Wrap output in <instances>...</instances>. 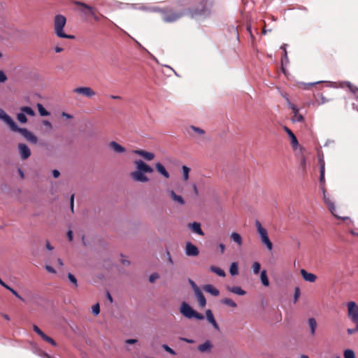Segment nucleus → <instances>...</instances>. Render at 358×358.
<instances>
[{"label":"nucleus","instance_id":"6","mask_svg":"<svg viewBox=\"0 0 358 358\" xmlns=\"http://www.w3.org/2000/svg\"><path fill=\"white\" fill-rule=\"evenodd\" d=\"M75 4L82 6L83 8L80 10L81 12H83L85 15H91L94 18L95 20H99V18L95 15L92 7L80 1H76Z\"/></svg>","mask_w":358,"mask_h":358},{"label":"nucleus","instance_id":"16","mask_svg":"<svg viewBox=\"0 0 358 358\" xmlns=\"http://www.w3.org/2000/svg\"><path fill=\"white\" fill-rule=\"evenodd\" d=\"M194 293L198 300L199 306L201 307H204L206 304V301L205 296H203V293L201 292L199 287H196V289H194Z\"/></svg>","mask_w":358,"mask_h":358},{"label":"nucleus","instance_id":"49","mask_svg":"<svg viewBox=\"0 0 358 358\" xmlns=\"http://www.w3.org/2000/svg\"><path fill=\"white\" fill-rule=\"evenodd\" d=\"M300 296V290L299 287H296L294 293V301H296Z\"/></svg>","mask_w":358,"mask_h":358},{"label":"nucleus","instance_id":"43","mask_svg":"<svg viewBox=\"0 0 358 358\" xmlns=\"http://www.w3.org/2000/svg\"><path fill=\"white\" fill-rule=\"evenodd\" d=\"M68 278L69 279V280L76 286L77 287L78 284H77V280L76 278V277L71 274V273H69L68 274Z\"/></svg>","mask_w":358,"mask_h":358},{"label":"nucleus","instance_id":"27","mask_svg":"<svg viewBox=\"0 0 358 358\" xmlns=\"http://www.w3.org/2000/svg\"><path fill=\"white\" fill-rule=\"evenodd\" d=\"M212 345L209 341H206L205 343L199 345L198 349L200 352H204L210 350Z\"/></svg>","mask_w":358,"mask_h":358},{"label":"nucleus","instance_id":"34","mask_svg":"<svg viewBox=\"0 0 358 358\" xmlns=\"http://www.w3.org/2000/svg\"><path fill=\"white\" fill-rule=\"evenodd\" d=\"M21 110L24 114H27V115H29L30 116H34L35 115L34 110L31 108L29 107V106L22 107L21 108Z\"/></svg>","mask_w":358,"mask_h":358},{"label":"nucleus","instance_id":"23","mask_svg":"<svg viewBox=\"0 0 358 358\" xmlns=\"http://www.w3.org/2000/svg\"><path fill=\"white\" fill-rule=\"evenodd\" d=\"M231 241L236 243L238 246L243 245V239L241 236L237 232H232L230 235Z\"/></svg>","mask_w":358,"mask_h":358},{"label":"nucleus","instance_id":"3","mask_svg":"<svg viewBox=\"0 0 358 358\" xmlns=\"http://www.w3.org/2000/svg\"><path fill=\"white\" fill-rule=\"evenodd\" d=\"M255 225L257 231L259 236L261 242L264 244L268 251H271L273 248V243L268 237V231L265 227H263L262 223L259 220H256Z\"/></svg>","mask_w":358,"mask_h":358},{"label":"nucleus","instance_id":"54","mask_svg":"<svg viewBox=\"0 0 358 358\" xmlns=\"http://www.w3.org/2000/svg\"><path fill=\"white\" fill-rule=\"evenodd\" d=\"M67 237L70 241L73 240V231L71 230L67 232Z\"/></svg>","mask_w":358,"mask_h":358},{"label":"nucleus","instance_id":"21","mask_svg":"<svg viewBox=\"0 0 358 358\" xmlns=\"http://www.w3.org/2000/svg\"><path fill=\"white\" fill-rule=\"evenodd\" d=\"M324 202L326 203V204L328 206V208H329V210L331 212V213L334 216L338 217L337 215V214L336 213V208H335L334 203L331 201V199L329 197L327 196V195L325 194H324Z\"/></svg>","mask_w":358,"mask_h":358},{"label":"nucleus","instance_id":"15","mask_svg":"<svg viewBox=\"0 0 358 358\" xmlns=\"http://www.w3.org/2000/svg\"><path fill=\"white\" fill-rule=\"evenodd\" d=\"M300 273L303 280L307 282H314L317 279V276L315 274L312 273H308L306 270L303 268L301 269Z\"/></svg>","mask_w":358,"mask_h":358},{"label":"nucleus","instance_id":"26","mask_svg":"<svg viewBox=\"0 0 358 358\" xmlns=\"http://www.w3.org/2000/svg\"><path fill=\"white\" fill-rule=\"evenodd\" d=\"M181 15V14L176 13H171V15L167 14L164 15L163 19L166 22H172L180 17Z\"/></svg>","mask_w":358,"mask_h":358},{"label":"nucleus","instance_id":"41","mask_svg":"<svg viewBox=\"0 0 358 358\" xmlns=\"http://www.w3.org/2000/svg\"><path fill=\"white\" fill-rule=\"evenodd\" d=\"M92 311L94 315H98L100 312L99 304L96 303L92 307Z\"/></svg>","mask_w":358,"mask_h":358},{"label":"nucleus","instance_id":"22","mask_svg":"<svg viewBox=\"0 0 358 358\" xmlns=\"http://www.w3.org/2000/svg\"><path fill=\"white\" fill-rule=\"evenodd\" d=\"M169 193L171 197V199L177 203L183 205L185 203V201L182 197L180 195L176 194L173 190H169Z\"/></svg>","mask_w":358,"mask_h":358},{"label":"nucleus","instance_id":"45","mask_svg":"<svg viewBox=\"0 0 358 358\" xmlns=\"http://www.w3.org/2000/svg\"><path fill=\"white\" fill-rule=\"evenodd\" d=\"M191 129L194 131L195 132L198 133L199 134H204V131L199 127H191Z\"/></svg>","mask_w":358,"mask_h":358},{"label":"nucleus","instance_id":"62","mask_svg":"<svg viewBox=\"0 0 358 358\" xmlns=\"http://www.w3.org/2000/svg\"><path fill=\"white\" fill-rule=\"evenodd\" d=\"M319 163H320V169H322V167L324 169V162L323 159L320 158L319 159Z\"/></svg>","mask_w":358,"mask_h":358},{"label":"nucleus","instance_id":"20","mask_svg":"<svg viewBox=\"0 0 358 358\" xmlns=\"http://www.w3.org/2000/svg\"><path fill=\"white\" fill-rule=\"evenodd\" d=\"M188 226L194 233L201 236L204 235L203 231L201 228V224L199 222H194L193 223L189 224Z\"/></svg>","mask_w":358,"mask_h":358},{"label":"nucleus","instance_id":"51","mask_svg":"<svg viewBox=\"0 0 358 358\" xmlns=\"http://www.w3.org/2000/svg\"><path fill=\"white\" fill-rule=\"evenodd\" d=\"M43 124L45 125V127H48L49 129H52V124L48 120H43Z\"/></svg>","mask_w":358,"mask_h":358},{"label":"nucleus","instance_id":"63","mask_svg":"<svg viewBox=\"0 0 358 358\" xmlns=\"http://www.w3.org/2000/svg\"><path fill=\"white\" fill-rule=\"evenodd\" d=\"M0 285L5 287L6 289L8 288V285H6L1 278H0Z\"/></svg>","mask_w":358,"mask_h":358},{"label":"nucleus","instance_id":"4","mask_svg":"<svg viewBox=\"0 0 358 358\" xmlns=\"http://www.w3.org/2000/svg\"><path fill=\"white\" fill-rule=\"evenodd\" d=\"M346 306L348 318L357 326V329H358V304L355 301H349Z\"/></svg>","mask_w":358,"mask_h":358},{"label":"nucleus","instance_id":"2","mask_svg":"<svg viewBox=\"0 0 358 358\" xmlns=\"http://www.w3.org/2000/svg\"><path fill=\"white\" fill-rule=\"evenodd\" d=\"M66 23V17L62 15H57L54 20V29L56 35L63 38H74V36L66 34L63 29Z\"/></svg>","mask_w":358,"mask_h":358},{"label":"nucleus","instance_id":"30","mask_svg":"<svg viewBox=\"0 0 358 358\" xmlns=\"http://www.w3.org/2000/svg\"><path fill=\"white\" fill-rule=\"evenodd\" d=\"M229 289L231 292L234 293L238 295L243 296V295L245 294V292L241 287H238V286L232 287L229 288Z\"/></svg>","mask_w":358,"mask_h":358},{"label":"nucleus","instance_id":"9","mask_svg":"<svg viewBox=\"0 0 358 358\" xmlns=\"http://www.w3.org/2000/svg\"><path fill=\"white\" fill-rule=\"evenodd\" d=\"M185 254L189 257H196L199 254V250L196 245L187 242L185 246Z\"/></svg>","mask_w":358,"mask_h":358},{"label":"nucleus","instance_id":"1","mask_svg":"<svg viewBox=\"0 0 358 358\" xmlns=\"http://www.w3.org/2000/svg\"><path fill=\"white\" fill-rule=\"evenodd\" d=\"M136 171L131 173V177L136 181L145 182L148 181V178L144 175L145 173H151L153 169L151 166L146 164L142 160H136L135 162Z\"/></svg>","mask_w":358,"mask_h":358},{"label":"nucleus","instance_id":"38","mask_svg":"<svg viewBox=\"0 0 358 358\" xmlns=\"http://www.w3.org/2000/svg\"><path fill=\"white\" fill-rule=\"evenodd\" d=\"M41 338L47 341L48 343H50L53 346H56L57 345V343L52 338H50V336H48L47 335H45V334H43L41 336Z\"/></svg>","mask_w":358,"mask_h":358},{"label":"nucleus","instance_id":"58","mask_svg":"<svg viewBox=\"0 0 358 358\" xmlns=\"http://www.w3.org/2000/svg\"><path fill=\"white\" fill-rule=\"evenodd\" d=\"M52 175L55 178H58L60 175V173L58 170H53L52 171Z\"/></svg>","mask_w":358,"mask_h":358},{"label":"nucleus","instance_id":"64","mask_svg":"<svg viewBox=\"0 0 358 358\" xmlns=\"http://www.w3.org/2000/svg\"><path fill=\"white\" fill-rule=\"evenodd\" d=\"M108 299L110 301V303L113 302V298L109 292H107L106 294Z\"/></svg>","mask_w":358,"mask_h":358},{"label":"nucleus","instance_id":"55","mask_svg":"<svg viewBox=\"0 0 358 358\" xmlns=\"http://www.w3.org/2000/svg\"><path fill=\"white\" fill-rule=\"evenodd\" d=\"M137 342L136 339H127L125 341V343L127 344H134Z\"/></svg>","mask_w":358,"mask_h":358},{"label":"nucleus","instance_id":"10","mask_svg":"<svg viewBox=\"0 0 358 358\" xmlns=\"http://www.w3.org/2000/svg\"><path fill=\"white\" fill-rule=\"evenodd\" d=\"M73 92L82 94L87 97H92L95 94L94 92L89 87H77L73 90Z\"/></svg>","mask_w":358,"mask_h":358},{"label":"nucleus","instance_id":"12","mask_svg":"<svg viewBox=\"0 0 358 358\" xmlns=\"http://www.w3.org/2000/svg\"><path fill=\"white\" fill-rule=\"evenodd\" d=\"M284 130L290 138V143L294 150H296L299 145L298 140L294 134L287 127H284Z\"/></svg>","mask_w":358,"mask_h":358},{"label":"nucleus","instance_id":"7","mask_svg":"<svg viewBox=\"0 0 358 358\" xmlns=\"http://www.w3.org/2000/svg\"><path fill=\"white\" fill-rule=\"evenodd\" d=\"M0 119L3 120L10 127L11 129H17V126L13 121V120L9 115H8L1 108H0Z\"/></svg>","mask_w":358,"mask_h":358},{"label":"nucleus","instance_id":"8","mask_svg":"<svg viewBox=\"0 0 358 358\" xmlns=\"http://www.w3.org/2000/svg\"><path fill=\"white\" fill-rule=\"evenodd\" d=\"M194 310L192 308L185 302H183L180 306L181 313L187 318H193Z\"/></svg>","mask_w":358,"mask_h":358},{"label":"nucleus","instance_id":"24","mask_svg":"<svg viewBox=\"0 0 358 358\" xmlns=\"http://www.w3.org/2000/svg\"><path fill=\"white\" fill-rule=\"evenodd\" d=\"M155 168L157 171L166 178H169L170 176L169 172L166 170L165 167L161 163H157L155 164Z\"/></svg>","mask_w":358,"mask_h":358},{"label":"nucleus","instance_id":"37","mask_svg":"<svg viewBox=\"0 0 358 358\" xmlns=\"http://www.w3.org/2000/svg\"><path fill=\"white\" fill-rule=\"evenodd\" d=\"M348 87H349L351 92L355 95V96L358 99V88L355 86H353L350 83H348Z\"/></svg>","mask_w":358,"mask_h":358},{"label":"nucleus","instance_id":"46","mask_svg":"<svg viewBox=\"0 0 358 358\" xmlns=\"http://www.w3.org/2000/svg\"><path fill=\"white\" fill-rule=\"evenodd\" d=\"M34 331L37 333L41 337L44 334L36 325H34L33 327Z\"/></svg>","mask_w":358,"mask_h":358},{"label":"nucleus","instance_id":"31","mask_svg":"<svg viewBox=\"0 0 358 358\" xmlns=\"http://www.w3.org/2000/svg\"><path fill=\"white\" fill-rule=\"evenodd\" d=\"M260 278H261L262 283L264 286L268 287L269 285V280L267 277L266 271L265 270H263L261 272Z\"/></svg>","mask_w":358,"mask_h":358},{"label":"nucleus","instance_id":"18","mask_svg":"<svg viewBox=\"0 0 358 358\" xmlns=\"http://www.w3.org/2000/svg\"><path fill=\"white\" fill-rule=\"evenodd\" d=\"M206 315L208 321L213 326V327L217 331L220 330L219 326L215 321L213 314L210 310H207L206 312Z\"/></svg>","mask_w":358,"mask_h":358},{"label":"nucleus","instance_id":"36","mask_svg":"<svg viewBox=\"0 0 358 358\" xmlns=\"http://www.w3.org/2000/svg\"><path fill=\"white\" fill-rule=\"evenodd\" d=\"M222 303L226 304L230 307L236 308V303L231 299L225 298L222 300Z\"/></svg>","mask_w":358,"mask_h":358},{"label":"nucleus","instance_id":"42","mask_svg":"<svg viewBox=\"0 0 358 358\" xmlns=\"http://www.w3.org/2000/svg\"><path fill=\"white\" fill-rule=\"evenodd\" d=\"M162 348L164 350H166L167 352L173 355H176V352L171 349L170 347H169L167 345L164 344L162 345Z\"/></svg>","mask_w":358,"mask_h":358},{"label":"nucleus","instance_id":"39","mask_svg":"<svg viewBox=\"0 0 358 358\" xmlns=\"http://www.w3.org/2000/svg\"><path fill=\"white\" fill-rule=\"evenodd\" d=\"M261 265L259 262H255L252 264V271L254 273L258 274L260 271Z\"/></svg>","mask_w":358,"mask_h":358},{"label":"nucleus","instance_id":"40","mask_svg":"<svg viewBox=\"0 0 358 358\" xmlns=\"http://www.w3.org/2000/svg\"><path fill=\"white\" fill-rule=\"evenodd\" d=\"M17 120L21 123H25L27 121V117L24 113L17 114Z\"/></svg>","mask_w":358,"mask_h":358},{"label":"nucleus","instance_id":"60","mask_svg":"<svg viewBox=\"0 0 358 358\" xmlns=\"http://www.w3.org/2000/svg\"><path fill=\"white\" fill-rule=\"evenodd\" d=\"M62 116L66 119H71L73 117V116L71 115L68 114L64 112L62 113Z\"/></svg>","mask_w":358,"mask_h":358},{"label":"nucleus","instance_id":"11","mask_svg":"<svg viewBox=\"0 0 358 358\" xmlns=\"http://www.w3.org/2000/svg\"><path fill=\"white\" fill-rule=\"evenodd\" d=\"M18 149L20 152V157L22 159H26L29 157L31 155V151L29 147L24 144V143H20L18 145Z\"/></svg>","mask_w":358,"mask_h":358},{"label":"nucleus","instance_id":"50","mask_svg":"<svg viewBox=\"0 0 358 358\" xmlns=\"http://www.w3.org/2000/svg\"><path fill=\"white\" fill-rule=\"evenodd\" d=\"M159 278V275L157 273H153L150 276V281L151 282H153Z\"/></svg>","mask_w":358,"mask_h":358},{"label":"nucleus","instance_id":"48","mask_svg":"<svg viewBox=\"0 0 358 358\" xmlns=\"http://www.w3.org/2000/svg\"><path fill=\"white\" fill-rule=\"evenodd\" d=\"M193 317L198 319V320H203L204 318V317L202 314L196 312L195 310L194 311V317Z\"/></svg>","mask_w":358,"mask_h":358},{"label":"nucleus","instance_id":"17","mask_svg":"<svg viewBox=\"0 0 358 358\" xmlns=\"http://www.w3.org/2000/svg\"><path fill=\"white\" fill-rule=\"evenodd\" d=\"M308 324L310 329V334L312 336H314L316 334V329L317 327V323L316 320L314 317H310L308 320Z\"/></svg>","mask_w":358,"mask_h":358},{"label":"nucleus","instance_id":"28","mask_svg":"<svg viewBox=\"0 0 358 358\" xmlns=\"http://www.w3.org/2000/svg\"><path fill=\"white\" fill-rule=\"evenodd\" d=\"M210 271H212L213 273H216L217 275L220 277H224L226 275L225 272L222 269L215 266H211L210 267Z\"/></svg>","mask_w":358,"mask_h":358},{"label":"nucleus","instance_id":"5","mask_svg":"<svg viewBox=\"0 0 358 358\" xmlns=\"http://www.w3.org/2000/svg\"><path fill=\"white\" fill-rule=\"evenodd\" d=\"M14 131L20 133L28 141L32 143H36L38 141L37 137L27 129H20L17 127L16 129H12Z\"/></svg>","mask_w":358,"mask_h":358},{"label":"nucleus","instance_id":"56","mask_svg":"<svg viewBox=\"0 0 358 358\" xmlns=\"http://www.w3.org/2000/svg\"><path fill=\"white\" fill-rule=\"evenodd\" d=\"M355 331H358V329H357V326L355 325V329H348V333L349 334H354Z\"/></svg>","mask_w":358,"mask_h":358},{"label":"nucleus","instance_id":"61","mask_svg":"<svg viewBox=\"0 0 358 358\" xmlns=\"http://www.w3.org/2000/svg\"><path fill=\"white\" fill-rule=\"evenodd\" d=\"M219 248H220V252L222 253H223L224 252V250H225V245L223 243H220L219 245Z\"/></svg>","mask_w":358,"mask_h":358},{"label":"nucleus","instance_id":"59","mask_svg":"<svg viewBox=\"0 0 358 358\" xmlns=\"http://www.w3.org/2000/svg\"><path fill=\"white\" fill-rule=\"evenodd\" d=\"M45 268L50 273H55V269L51 266H46Z\"/></svg>","mask_w":358,"mask_h":358},{"label":"nucleus","instance_id":"44","mask_svg":"<svg viewBox=\"0 0 358 358\" xmlns=\"http://www.w3.org/2000/svg\"><path fill=\"white\" fill-rule=\"evenodd\" d=\"M7 289H8L13 295H15L18 299H22V298L18 294V293L10 287L8 286V288H7Z\"/></svg>","mask_w":358,"mask_h":358},{"label":"nucleus","instance_id":"19","mask_svg":"<svg viewBox=\"0 0 358 358\" xmlns=\"http://www.w3.org/2000/svg\"><path fill=\"white\" fill-rule=\"evenodd\" d=\"M109 147L116 153H122L125 152V148L115 141H111Z\"/></svg>","mask_w":358,"mask_h":358},{"label":"nucleus","instance_id":"25","mask_svg":"<svg viewBox=\"0 0 358 358\" xmlns=\"http://www.w3.org/2000/svg\"><path fill=\"white\" fill-rule=\"evenodd\" d=\"M203 289L206 292L210 293V294L215 296H218L220 294L219 290L217 288H215L214 286H213L212 285H205L203 287Z\"/></svg>","mask_w":358,"mask_h":358},{"label":"nucleus","instance_id":"47","mask_svg":"<svg viewBox=\"0 0 358 358\" xmlns=\"http://www.w3.org/2000/svg\"><path fill=\"white\" fill-rule=\"evenodd\" d=\"M7 77L3 71H0V83H3L6 80Z\"/></svg>","mask_w":358,"mask_h":358},{"label":"nucleus","instance_id":"32","mask_svg":"<svg viewBox=\"0 0 358 358\" xmlns=\"http://www.w3.org/2000/svg\"><path fill=\"white\" fill-rule=\"evenodd\" d=\"M229 272L231 275H236L238 273V263L232 262L229 268Z\"/></svg>","mask_w":358,"mask_h":358},{"label":"nucleus","instance_id":"52","mask_svg":"<svg viewBox=\"0 0 358 358\" xmlns=\"http://www.w3.org/2000/svg\"><path fill=\"white\" fill-rule=\"evenodd\" d=\"M320 182H323L324 180V169H321L320 170Z\"/></svg>","mask_w":358,"mask_h":358},{"label":"nucleus","instance_id":"14","mask_svg":"<svg viewBox=\"0 0 358 358\" xmlns=\"http://www.w3.org/2000/svg\"><path fill=\"white\" fill-rule=\"evenodd\" d=\"M289 106L292 110V112L294 114V116L292 118L293 121L294 122H302L303 120V117L302 115H301L299 113L298 108L291 103H289Z\"/></svg>","mask_w":358,"mask_h":358},{"label":"nucleus","instance_id":"53","mask_svg":"<svg viewBox=\"0 0 358 358\" xmlns=\"http://www.w3.org/2000/svg\"><path fill=\"white\" fill-rule=\"evenodd\" d=\"M192 188H193V190H194V193L196 196H197L199 194V191H198V188H197V186L196 184H193L192 185Z\"/></svg>","mask_w":358,"mask_h":358},{"label":"nucleus","instance_id":"57","mask_svg":"<svg viewBox=\"0 0 358 358\" xmlns=\"http://www.w3.org/2000/svg\"><path fill=\"white\" fill-rule=\"evenodd\" d=\"M73 202H74V195L72 194L71 196V209L72 212H73Z\"/></svg>","mask_w":358,"mask_h":358},{"label":"nucleus","instance_id":"33","mask_svg":"<svg viewBox=\"0 0 358 358\" xmlns=\"http://www.w3.org/2000/svg\"><path fill=\"white\" fill-rule=\"evenodd\" d=\"M37 108H38L40 115H41V116L50 115V113L43 106L42 104L38 103Z\"/></svg>","mask_w":358,"mask_h":358},{"label":"nucleus","instance_id":"13","mask_svg":"<svg viewBox=\"0 0 358 358\" xmlns=\"http://www.w3.org/2000/svg\"><path fill=\"white\" fill-rule=\"evenodd\" d=\"M134 153L142 157L147 161H151L155 158V155L143 150H136L133 151Z\"/></svg>","mask_w":358,"mask_h":358},{"label":"nucleus","instance_id":"35","mask_svg":"<svg viewBox=\"0 0 358 358\" xmlns=\"http://www.w3.org/2000/svg\"><path fill=\"white\" fill-rule=\"evenodd\" d=\"M344 358H356L355 354L352 350L347 349L343 352Z\"/></svg>","mask_w":358,"mask_h":358},{"label":"nucleus","instance_id":"29","mask_svg":"<svg viewBox=\"0 0 358 358\" xmlns=\"http://www.w3.org/2000/svg\"><path fill=\"white\" fill-rule=\"evenodd\" d=\"M182 180L183 181L186 182L189 178V172L190 169L187 167V166H182Z\"/></svg>","mask_w":358,"mask_h":358}]
</instances>
